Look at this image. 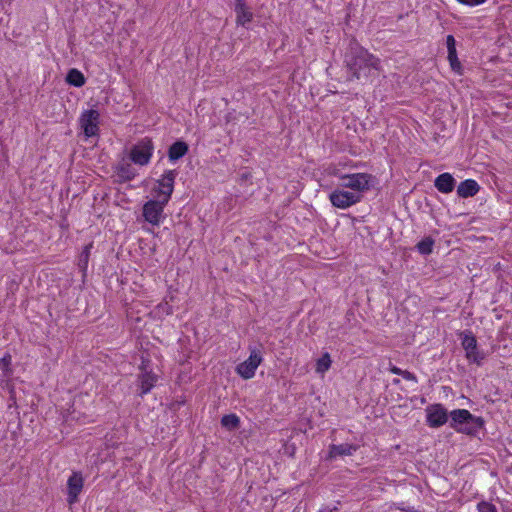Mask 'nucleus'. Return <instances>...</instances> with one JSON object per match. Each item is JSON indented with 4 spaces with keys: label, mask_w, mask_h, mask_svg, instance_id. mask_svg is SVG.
Returning <instances> with one entry per match:
<instances>
[{
    "label": "nucleus",
    "mask_w": 512,
    "mask_h": 512,
    "mask_svg": "<svg viewBox=\"0 0 512 512\" xmlns=\"http://www.w3.org/2000/svg\"><path fill=\"white\" fill-rule=\"evenodd\" d=\"M449 416L451 417L450 427L459 433L476 436L484 427L483 418L474 416L466 409H455L448 414L441 404H432L426 408V422L432 428L446 424Z\"/></svg>",
    "instance_id": "f257e3e1"
},
{
    "label": "nucleus",
    "mask_w": 512,
    "mask_h": 512,
    "mask_svg": "<svg viewBox=\"0 0 512 512\" xmlns=\"http://www.w3.org/2000/svg\"><path fill=\"white\" fill-rule=\"evenodd\" d=\"M345 65L348 80H360L369 77L373 70L380 69V59L357 43H352L345 54Z\"/></svg>",
    "instance_id": "f03ea898"
},
{
    "label": "nucleus",
    "mask_w": 512,
    "mask_h": 512,
    "mask_svg": "<svg viewBox=\"0 0 512 512\" xmlns=\"http://www.w3.org/2000/svg\"><path fill=\"white\" fill-rule=\"evenodd\" d=\"M340 180L341 187L351 189L361 195L372 187L375 178L367 173H354L342 175Z\"/></svg>",
    "instance_id": "7ed1b4c3"
},
{
    "label": "nucleus",
    "mask_w": 512,
    "mask_h": 512,
    "mask_svg": "<svg viewBox=\"0 0 512 512\" xmlns=\"http://www.w3.org/2000/svg\"><path fill=\"white\" fill-rule=\"evenodd\" d=\"M153 150L154 145L151 138L145 137L132 146L129 157L133 163L144 166L150 162Z\"/></svg>",
    "instance_id": "20e7f679"
},
{
    "label": "nucleus",
    "mask_w": 512,
    "mask_h": 512,
    "mask_svg": "<svg viewBox=\"0 0 512 512\" xmlns=\"http://www.w3.org/2000/svg\"><path fill=\"white\" fill-rule=\"evenodd\" d=\"M249 351L250 355L248 359L238 364L236 367L237 374L245 380L254 377L258 366L263 361L261 349L257 347H249Z\"/></svg>",
    "instance_id": "39448f33"
},
{
    "label": "nucleus",
    "mask_w": 512,
    "mask_h": 512,
    "mask_svg": "<svg viewBox=\"0 0 512 512\" xmlns=\"http://www.w3.org/2000/svg\"><path fill=\"white\" fill-rule=\"evenodd\" d=\"M167 204V202L156 197L155 199L147 201L142 209L145 221L153 226H158L163 219L164 208Z\"/></svg>",
    "instance_id": "423d86ee"
},
{
    "label": "nucleus",
    "mask_w": 512,
    "mask_h": 512,
    "mask_svg": "<svg viewBox=\"0 0 512 512\" xmlns=\"http://www.w3.org/2000/svg\"><path fill=\"white\" fill-rule=\"evenodd\" d=\"M177 176L176 170L166 171L162 178L157 181V187L153 189L155 197L165 202H169L174 190V182Z\"/></svg>",
    "instance_id": "0eeeda50"
},
{
    "label": "nucleus",
    "mask_w": 512,
    "mask_h": 512,
    "mask_svg": "<svg viewBox=\"0 0 512 512\" xmlns=\"http://www.w3.org/2000/svg\"><path fill=\"white\" fill-rule=\"evenodd\" d=\"M329 199L333 206L340 209H346L360 202L361 195L343 189H336L330 194Z\"/></svg>",
    "instance_id": "6e6552de"
},
{
    "label": "nucleus",
    "mask_w": 512,
    "mask_h": 512,
    "mask_svg": "<svg viewBox=\"0 0 512 512\" xmlns=\"http://www.w3.org/2000/svg\"><path fill=\"white\" fill-rule=\"evenodd\" d=\"M99 117V112L94 109L86 110L82 113L80 117V125L87 137L97 135L99 131Z\"/></svg>",
    "instance_id": "1a4fd4ad"
},
{
    "label": "nucleus",
    "mask_w": 512,
    "mask_h": 512,
    "mask_svg": "<svg viewBox=\"0 0 512 512\" xmlns=\"http://www.w3.org/2000/svg\"><path fill=\"white\" fill-rule=\"evenodd\" d=\"M461 344L466 351V358L470 362L480 365L481 361L484 359V353L478 350L476 338L471 333L464 334Z\"/></svg>",
    "instance_id": "9d476101"
},
{
    "label": "nucleus",
    "mask_w": 512,
    "mask_h": 512,
    "mask_svg": "<svg viewBox=\"0 0 512 512\" xmlns=\"http://www.w3.org/2000/svg\"><path fill=\"white\" fill-rule=\"evenodd\" d=\"M84 485V479L79 472H73L67 481L68 497L67 501L70 505L78 501V496L81 493Z\"/></svg>",
    "instance_id": "9b49d317"
},
{
    "label": "nucleus",
    "mask_w": 512,
    "mask_h": 512,
    "mask_svg": "<svg viewBox=\"0 0 512 512\" xmlns=\"http://www.w3.org/2000/svg\"><path fill=\"white\" fill-rule=\"evenodd\" d=\"M142 373L138 376L140 396H143L150 392V390L154 387L157 381V375L148 371L144 362L141 366Z\"/></svg>",
    "instance_id": "f8f14e48"
},
{
    "label": "nucleus",
    "mask_w": 512,
    "mask_h": 512,
    "mask_svg": "<svg viewBox=\"0 0 512 512\" xmlns=\"http://www.w3.org/2000/svg\"><path fill=\"white\" fill-rule=\"evenodd\" d=\"M359 449V445L342 443L339 445L332 444L329 447L330 459L336 458L337 456H351Z\"/></svg>",
    "instance_id": "ddd939ff"
},
{
    "label": "nucleus",
    "mask_w": 512,
    "mask_h": 512,
    "mask_svg": "<svg viewBox=\"0 0 512 512\" xmlns=\"http://www.w3.org/2000/svg\"><path fill=\"white\" fill-rule=\"evenodd\" d=\"M446 44L448 49V60L451 66V69L454 72L461 73V63L457 57L456 51V41L453 35H448L446 38Z\"/></svg>",
    "instance_id": "4468645a"
},
{
    "label": "nucleus",
    "mask_w": 512,
    "mask_h": 512,
    "mask_svg": "<svg viewBox=\"0 0 512 512\" xmlns=\"http://www.w3.org/2000/svg\"><path fill=\"white\" fill-rule=\"evenodd\" d=\"M116 182L125 183L131 181L136 176V170L128 162L122 161L116 166Z\"/></svg>",
    "instance_id": "2eb2a0df"
},
{
    "label": "nucleus",
    "mask_w": 512,
    "mask_h": 512,
    "mask_svg": "<svg viewBox=\"0 0 512 512\" xmlns=\"http://www.w3.org/2000/svg\"><path fill=\"white\" fill-rule=\"evenodd\" d=\"M434 186L439 192L447 194L454 190L455 179L450 173H442L435 179Z\"/></svg>",
    "instance_id": "dca6fc26"
},
{
    "label": "nucleus",
    "mask_w": 512,
    "mask_h": 512,
    "mask_svg": "<svg viewBox=\"0 0 512 512\" xmlns=\"http://www.w3.org/2000/svg\"><path fill=\"white\" fill-rule=\"evenodd\" d=\"M480 187L475 180L467 179L461 182L457 188V194L462 198H468L476 195Z\"/></svg>",
    "instance_id": "f3484780"
},
{
    "label": "nucleus",
    "mask_w": 512,
    "mask_h": 512,
    "mask_svg": "<svg viewBox=\"0 0 512 512\" xmlns=\"http://www.w3.org/2000/svg\"><path fill=\"white\" fill-rule=\"evenodd\" d=\"M189 150L188 144L184 141L178 140L174 142L168 150L169 160L175 162L185 156Z\"/></svg>",
    "instance_id": "a211bd4d"
},
{
    "label": "nucleus",
    "mask_w": 512,
    "mask_h": 512,
    "mask_svg": "<svg viewBox=\"0 0 512 512\" xmlns=\"http://www.w3.org/2000/svg\"><path fill=\"white\" fill-rule=\"evenodd\" d=\"M235 12L237 14L236 22L239 25L244 26L246 23L250 22L252 19V13L247 10L245 4L242 0H238V3L235 8Z\"/></svg>",
    "instance_id": "6ab92c4d"
},
{
    "label": "nucleus",
    "mask_w": 512,
    "mask_h": 512,
    "mask_svg": "<svg viewBox=\"0 0 512 512\" xmlns=\"http://www.w3.org/2000/svg\"><path fill=\"white\" fill-rule=\"evenodd\" d=\"M66 82L75 87H82L86 79L81 71L76 68H72L66 75Z\"/></svg>",
    "instance_id": "aec40b11"
},
{
    "label": "nucleus",
    "mask_w": 512,
    "mask_h": 512,
    "mask_svg": "<svg viewBox=\"0 0 512 512\" xmlns=\"http://www.w3.org/2000/svg\"><path fill=\"white\" fill-rule=\"evenodd\" d=\"M221 425L229 431L237 430L240 427V418L236 414L224 415Z\"/></svg>",
    "instance_id": "412c9836"
},
{
    "label": "nucleus",
    "mask_w": 512,
    "mask_h": 512,
    "mask_svg": "<svg viewBox=\"0 0 512 512\" xmlns=\"http://www.w3.org/2000/svg\"><path fill=\"white\" fill-rule=\"evenodd\" d=\"M434 243V239L430 236H427L417 243L416 248L420 254L429 255L433 251Z\"/></svg>",
    "instance_id": "4be33fe9"
},
{
    "label": "nucleus",
    "mask_w": 512,
    "mask_h": 512,
    "mask_svg": "<svg viewBox=\"0 0 512 512\" xmlns=\"http://www.w3.org/2000/svg\"><path fill=\"white\" fill-rule=\"evenodd\" d=\"M92 246V243L86 245L79 255L78 266L81 271H85L87 269Z\"/></svg>",
    "instance_id": "5701e85b"
},
{
    "label": "nucleus",
    "mask_w": 512,
    "mask_h": 512,
    "mask_svg": "<svg viewBox=\"0 0 512 512\" xmlns=\"http://www.w3.org/2000/svg\"><path fill=\"white\" fill-rule=\"evenodd\" d=\"M11 362H12V357L9 353H6L0 359V369L2 370L3 376L5 378H8L12 375Z\"/></svg>",
    "instance_id": "b1692460"
},
{
    "label": "nucleus",
    "mask_w": 512,
    "mask_h": 512,
    "mask_svg": "<svg viewBox=\"0 0 512 512\" xmlns=\"http://www.w3.org/2000/svg\"><path fill=\"white\" fill-rule=\"evenodd\" d=\"M331 363L332 361L330 355L328 353L323 354L322 357L317 361L316 371L320 373L326 372L329 370Z\"/></svg>",
    "instance_id": "393cba45"
},
{
    "label": "nucleus",
    "mask_w": 512,
    "mask_h": 512,
    "mask_svg": "<svg viewBox=\"0 0 512 512\" xmlns=\"http://www.w3.org/2000/svg\"><path fill=\"white\" fill-rule=\"evenodd\" d=\"M477 509L479 512H496L497 511L495 505H493L490 502H486V501L479 502L477 505Z\"/></svg>",
    "instance_id": "a878e982"
},
{
    "label": "nucleus",
    "mask_w": 512,
    "mask_h": 512,
    "mask_svg": "<svg viewBox=\"0 0 512 512\" xmlns=\"http://www.w3.org/2000/svg\"><path fill=\"white\" fill-rule=\"evenodd\" d=\"M461 4L475 6L484 3L486 0H457Z\"/></svg>",
    "instance_id": "bb28decb"
},
{
    "label": "nucleus",
    "mask_w": 512,
    "mask_h": 512,
    "mask_svg": "<svg viewBox=\"0 0 512 512\" xmlns=\"http://www.w3.org/2000/svg\"><path fill=\"white\" fill-rule=\"evenodd\" d=\"M401 376L408 381L417 382L416 376L412 372H409L407 370H403Z\"/></svg>",
    "instance_id": "cd10ccee"
},
{
    "label": "nucleus",
    "mask_w": 512,
    "mask_h": 512,
    "mask_svg": "<svg viewBox=\"0 0 512 512\" xmlns=\"http://www.w3.org/2000/svg\"><path fill=\"white\" fill-rule=\"evenodd\" d=\"M390 372L393 373V374H396V375H400L402 374V369L398 368L397 366H394V365H390V368H389Z\"/></svg>",
    "instance_id": "c85d7f7f"
},
{
    "label": "nucleus",
    "mask_w": 512,
    "mask_h": 512,
    "mask_svg": "<svg viewBox=\"0 0 512 512\" xmlns=\"http://www.w3.org/2000/svg\"><path fill=\"white\" fill-rule=\"evenodd\" d=\"M338 511V508L335 506L333 508H330V507H324L323 509H321L319 512H337Z\"/></svg>",
    "instance_id": "c756f323"
},
{
    "label": "nucleus",
    "mask_w": 512,
    "mask_h": 512,
    "mask_svg": "<svg viewBox=\"0 0 512 512\" xmlns=\"http://www.w3.org/2000/svg\"><path fill=\"white\" fill-rule=\"evenodd\" d=\"M399 382H400V380H399V379H394V380H393V383H394V384H399Z\"/></svg>",
    "instance_id": "7c9ffc66"
}]
</instances>
